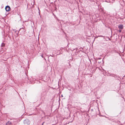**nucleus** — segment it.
Wrapping results in <instances>:
<instances>
[{
  "label": "nucleus",
  "mask_w": 125,
  "mask_h": 125,
  "mask_svg": "<svg viewBox=\"0 0 125 125\" xmlns=\"http://www.w3.org/2000/svg\"><path fill=\"white\" fill-rule=\"evenodd\" d=\"M5 45V44L4 43H2L1 44V46L2 47H4Z\"/></svg>",
  "instance_id": "obj_4"
},
{
  "label": "nucleus",
  "mask_w": 125,
  "mask_h": 125,
  "mask_svg": "<svg viewBox=\"0 0 125 125\" xmlns=\"http://www.w3.org/2000/svg\"><path fill=\"white\" fill-rule=\"evenodd\" d=\"M118 31L119 32H121V30H119Z\"/></svg>",
  "instance_id": "obj_5"
},
{
  "label": "nucleus",
  "mask_w": 125,
  "mask_h": 125,
  "mask_svg": "<svg viewBox=\"0 0 125 125\" xmlns=\"http://www.w3.org/2000/svg\"><path fill=\"white\" fill-rule=\"evenodd\" d=\"M118 28L119 29H123V26L122 24L119 25H118Z\"/></svg>",
  "instance_id": "obj_2"
},
{
  "label": "nucleus",
  "mask_w": 125,
  "mask_h": 125,
  "mask_svg": "<svg viewBox=\"0 0 125 125\" xmlns=\"http://www.w3.org/2000/svg\"><path fill=\"white\" fill-rule=\"evenodd\" d=\"M11 123L10 121H8L7 123H6V125H11Z\"/></svg>",
  "instance_id": "obj_3"
},
{
  "label": "nucleus",
  "mask_w": 125,
  "mask_h": 125,
  "mask_svg": "<svg viewBox=\"0 0 125 125\" xmlns=\"http://www.w3.org/2000/svg\"><path fill=\"white\" fill-rule=\"evenodd\" d=\"M10 6H7L5 7V9L7 11H9L10 10Z\"/></svg>",
  "instance_id": "obj_1"
}]
</instances>
